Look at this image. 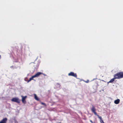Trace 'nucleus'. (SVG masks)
Returning a JSON list of instances; mask_svg holds the SVG:
<instances>
[{
    "instance_id": "nucleus-3",
    "label": "nucleus",
    "mask_w": 123,
    "mask_h": 123,
    "mask_svg": "<svg viewBox=\"0 0 123 123\" xmlns=\"http://www.w3.org/2000/svg\"><path fill=\"white\" fill-rule=\"evenodd\" d=\"M12 102H16L18 103L19 104L20 102V100L18 98H13L11 100Z\"/></svg>"
},
{
    "instance_id": "nucleus-14",
    "label": "nucleus",
    "mask_w": 123,
    "mask_h": 123,
    "mask_svg": "<svg viewBox=\"0 0 123 123\" xmlns=\"http://www.w3.org/2000/svg\"><path fill=\"white\" fill-rule=\"evenodd\" d=\"M100 121L101 123H104V122L102 120H100Z\"/></svg>"
},
{
    "instance_id": "nucleus-2",
    "label": "nucleus",
    "mask_w": 123,
    "mask_h": 123,
    "mask_svg": "<svg viewBox=\"0 0 123 123\" xmlns=\"http://www.w3.org/2000/svg\"><path fill=\"white\" fill-rule=\"evenodd\" d=\"M92 107L91 109V110L92 112L95 115H96L99 118L100 120H102V118L101 117H100L99 115H98L97 112H96V110L95 107L93 105H92Z\"/></svg>"
},
{
    "instance_id": "nucleus-16",
    "label": "nucleus",
    "mask_w": 123,
    "mask_h": 123,
    "mask_svg": "<svg viewBox=\"0 0 123 123\" xmlns=\"http://www.w3.org/2000/svg\"><path fill=\"white\" fill-rule=\"evenodd\" d=\"M90 121L92 123H93V122L92 120H90Z\"/></svg>"
},
{
    "instance_id": "nucleus-15",
    "label": "nucleus",
    "mask_w": 123,
    "mask_h": 123,
    "mask_svg": "<svg viewBox=\"0 0 123 123\" xmlns=\"http://www.w3.org/2000/svg\"><path fill=\"white\" fill-rule=\"evenodd\" d=\"M85 82L86 83H88L89 82V80H87L86 81H85Z\"/></svg>"
},
{
    "instance_id": "nucleus-17",
    "label": "nucleus",
    "mask_w": 123,
    "mask_h": 123,
    "mask_svg": "<svg viewBox=\"0 0 123 123\" xmlns=\"http://www.w3.org/2000/svg\"><path fill=\"white\" fill-rule=\"evenodd\" d=\"M1 58V55H0V59Z\"/></svg>"
},
{
    "instance_id": "nucleus-4",
    "label": "nucleus",
    "mask_w": 123,
    "mask_h": 123,
    "mask_svg": "<svg viewBox=\"0 0 123 123\" xmlns=\"http://www.w3.org/2000/svg\"><path fill=\"white\" fill-rule=\"evenodd\" d=\"M68 75L72 76L75 77L77 78V76L76 73H74L73 72H71L68 74Z\"/></svg>"
},
{
    "instance_id": "nucleus-6",
    "label": "nucleus",
    "mask_w": 123,
    "mask_h": 123,
    "mask_svg": "<svg viewBox=\"0 0 123 123\" xmlns=\"http://www.w3.org/2000/svg\"><path fill=\"white\" fill-rule=\"evenodd\" d=\"M7 119V118L5 117L3 119L0 121V123H6Z\"/></svg>"
},
{
    "instance_id": "nucleus-5",
    "label": "nucleus",
    "mask_w": 123,
    "mask_h": 123,
    "mask_svg": "<svg viewBox=\"0 0 123 123\" xmlns=\"http://www.w3.org/2000/svg\"><path fill=\"white\" fill-rule=\"evenodd\" d=\"M21 97H22V102L24 104H26V101H25V99L27 98V96H22Z\"/></svg>"
},
{
    "instance_id": "nucleus-13",
    "label": "nucleus",
    "mask_w": 123,
    "mask_h": 123,
    "mask_svg": "<svg viewBox=\"0 0 123 123\" xmlns=\"http://www.w3.org/2000/svg\"><path fill=\"white\" fill-rule=\"evenodd\" d=\"M40 103L41 104H42V105H44L45 106H46V104L44 103L41 102Z\"/></svg>"
},
{
    "instance_id": "nucleus-10",
    "label": "nucleus",
    "mask_w": 123,
    "mask_h": 123,
    "mask_svg": "<svg viewBox=\"0 0 123 123\" xmlns=\"http://www.w3.org/2000/svg\"><path fill=\"white\" fill-rule=\"evenodd\" d=\"M35 78V77L33 75L32 76L31 78H30L28 80V82H29L31 80H33V78Z\"/></svg>"
},
{
    "instance_id": "nucleus-11",
    "label": "nucleus",
    "mask_w": 123,
    "mask_h": 123,
    "mask_svg": "<svg viewBox=\"0 0 123 123\" xmlns=\"http://www.w3.org/2000/svg\"><path fill=\"white\" fill-rule=\"evenodd\" d=\"M116 78H115V77H114V78L111 79L109 82V83H111L113 82L114 81L115 79Z\"/></svg>"
},
{
    "instance_id": "nucleus-8",
    "label": "nucleus",
    "mask_w": 123,
    "mask_h": 123,
    "mask_svg": "<svg viewBox=\"0 0 123 123\" xmlns=\"http://www.w3.org/2000/svg\"><path fill=\"white\" fill-rule=\"evenodd\" d=\"M120 101V99H117L114 101V103L115 104H117L119 103Z\"/></svg>"
},
{
    "instance_id": "nucleus-12",
    "label": "nucleus",
    "mask_w": 123,
    "mask_h": 123,
    "mask_svg": "<svg viewBox=\"0 0 123 123\" xmlns=\"http://www.w3.org/2000/svg\"><path fill=\"white\" fill-rule=\"evenodd\" d=\"M55 86H56V88H58V87H60V85L58 83H57L55 85Z\"/></svg>"
},
{
    "instance_id": "nucleus-1",
    "label": "nucleus",
    "mask_w": 123,
    "mask_h": 123,
    "mask_svg": "<svg viewBox=\"0 0 123 123\" xmlns=\"http://www.w3.org/2000/svg\"><path fill=\"white\" fill-rule=\"evenodd\" d=\"M114 77L115 78L118 79L123 78V72H122L117 73L114 75Z\"/></svg>"
},
{
    "instance_id": "nucleus-9",
    "label": "nucleus",
    "mask_w": 123,
    "mask_h": 123,
    "mask_svg": "<svg viewBox=\"0 0 123 123\" xmlns=\"http://www.w3.org/2000/svg\"><path fill=\"white\" fill-rule=\"evenodd\" d=\"M34 98L37 101H39V99L37 97L36 94H34Z\"/></svg>"
},
{
    "instance_id": "nucleus-7",
    "label": "nucleus",
    "mask_w": 123,
    "mask_h": 123,
    "mask_svg": "<svg viewBox=\"0 0 123 123\" xmlns=\"http://www.w3.org/2000/svg\"><path fill=\"white\" fill-rule=\"evenodd\" d=\"M43 73L40 72L37 73L35 75H33L35 77H37L40 75L43 74Z\"/></svg>"
}]
</instances>
